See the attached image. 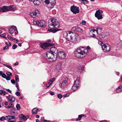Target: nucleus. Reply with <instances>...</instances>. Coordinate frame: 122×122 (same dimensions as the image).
<instances>
[{"label": "nucleus", "mask_w": 122, "mask_h": 122, "mask_svg": "<svg viewBox=\"0 0 122 122\" xmlns=\"http://www.w3.org/2000/svg\"><path fill=\"white\" fill-rule=\"evenodd\" d=\"M103 11L102 10H98L96 11L95 14V16L98 20L102 19L103 17L102 15V13Z\"/></svg>", "instance_id": "423d86ee"}, {"label": "nucleus", "mask_w": 122, "mask_h": 122, "mask_svg": "<svg viewBox=\"0 0 122 122\" xmlns=\"http://www.w3.org/2000/svg\"><path fill=\"white\" fill-rule=\"evenodd\" d=\"M3 93V91L2 90H0V94H2Z\"/></svg>", "instance_id": "e2e57ef3"}, {"label": "nucleus", "mask_w": 122, "mask_h": 122, "mask_svg": "<svg viewBox=\"0 0 122 122\" xmlns=\"http://www.w3.org/2000/svg\"><path fill=\"white\" fill-rule=\"evenodd\" d=\"M5 117L4 116L0 118V120L1 121H3L5 120Z\"/></svg>", "instance_id": "a19ab883"}, {"label": "nucleus", "mask_w": 122, "mask_h": 122, "mask_svg": "<svg viewBox=\"0 0 122 122\" xmlns=\"http://www.w3.org/2000/svg\"><path fill=\"white\" fill-rule=\"evenodd\" d=\"M19 117L22 118L25 120H26L29 118V116L28 115L25 116L23 114H21L19 115Z\"/></svg>", "instance_id": "a211bd4d"}, {"label": "nucleus", "mask_w": 122, "mask_h": 122, "mask_svg": "<svg viewBox=\"0 0 122 122\" xmlns=\"http://www.w3.org/2000/svg\"><path fill=\"white\" fill-rule=\"evenodd\" d=\"M96 27H94L90 30L89 32V36L92 37H95L98 34Z\"/></svg>", "instance_id": "39448f33"}, {"label": "nucleus", "mask_w": 122, "mask_h": 122, "mask_svg": "<svg viewBox=\"0 0 122 122\" xmlns=\"http://www.w3.org/2000/svg\"><path fill=\"white\" fill-rule=\"evenodd\" d=\"M9 32L11 34H12L14 33V30H13L12 28H11L9 29Z\"/></svg>", "instance_id": "c85d7f7f"}, {"label": "nucleus", "mask_w": 122, "mask_h": 122, "mask_svg": "<svg viewBox=\"0 0 122 122\" xmlns=\"http://www.w3.org/2000/svg\"><path fill=\"white\" fill-rule=\"evenodd\" d=\"M11 83L13 84H14L15 83L16 81H15V80L12 79L11 80Z\"/></svg>", "instance_id": "09e8293b"}, {"label": "nucleus", "mask_w": 122, "mask_h": 122, "mask_svg": "<svg viewBox=\"0 0 122 122\" xmlns=\"http://www.w3.org/2000/svg\"><path fill=\"white\" fill-rule=\"evenodd\" d=\"M45 3L46 4H49V3L50 2L49 0H45Z\"/></svg>", "instance_id": "8fccbe9b"}, {"label": "nucleus", "mask_w": 122, "mask_h": 122, "mask_svg": "<svg viewBox=\"0 0 122 122\" xmlns=\"http://www.w3.org/2000/svg\"><path fill=\"white\" fill-rule=\"evenodd\" d=\"M98 43L99 44L101 45V46H102V45H103L102 44H104L101 41H98Z\"/></svg>", "instance_id": "864d4df0"}, {"label": "nucleus", "mask_w": 122, "mask_h": 122, "mask_svg": "<svg viewBox=\"0 0 122 122\" xmlns=\"http://www.w3.org/2000/svg\"><path fill=\"white\" fill-rule=\"evenodd\" d=\"M71 9V11L74 14H76L79 13V10L78 7H76L74 6H72Z\"/></svg>", "instance_id": "1a4fd4ad"}, {"label": "nucleus", "mask_w": 122, "mask_h": 122, "mask_svg": "<svg viewBox=\"0 0 122 122\" xmlns=\"http://www.w3.org/2000/svg\"><path fill=\"white\" fill-rule=\"evenodd\" d=\"M11 103L10 102V103L9 104V105L6 107L7 108H10L13 107L14 105L13 104Z\"/></svg>", "instance_id": "a878e982"}, {"label": "nucleus", "mask_w": 122, "mask_h": 122, "mask_svg": "<svg viewBox=\"0 0 122 122\" xmlns=\"http://www.w3.org/2000/svg\"><path fill=\"white\" fill-rule=\"evenodd\" d=\"M8 122H15V121L14 120H11L10 121H9Z\"/></svg>", "instance_id": "774afa93"}, {"label": "nucleus", "mask_w": 122, "mask_h": 122, "mask_svg": "<svg viewBox=\"0 0 122 122\" xmlns=\"http://www.w3.org/2000/svg\"><path fill=\"white\" fill-rule=\"evenodd\" d=\"M68 79L67 77H66L65 79L62 81L61 84V87L62 88H64L66 87L67 85L68 84V83L67 82Z\"/></svg>", "instance_id": "9d476101"}, {"label": "nucleus", "mask_w": 122, "mask_h": 122, "mask_svg": "<svg viewBox=\"0 0 122 122\" xmlns=\"http://www.w3.org/2000/svg\"><path fill=\"white\" fill-rule=\"evenodd\" d=\"M18 82H16V83L15 84V86L17 88V90L18 91H19V86L18 85Z\"/></svg>", "instance_id": "79ce46f5"}, {"label": "nucleus", "mask_w": 122, "mask_h": 122, "mask_svg": "<svg viewBox=\"0 0 122 122\" xmlns=\"http://www.w3.org/2000/svg\"><path fill=\"white\" fill-rule=\"evenodd\" d=\"M116 92L117 93H119L122 91L119 88V87L116 89Z\"/></svg>", "instance_id": "e433bc0d"}, {"label": "nucleus", "mask_w": 122, "mask_h": 122, "mask_svg": "<svg viewBox=\"0 0 122 122\" xmlns=\"http://www.w3.org/2000/svg\"><path fill=\"white\" fill-rule=\"evenodd\" d=\"M88 52L87 49H84L83 48H79L76 50L75 52V56L78 58H82L86 56V53Z\"/></svg>", "instance_id": "f03ea898"}, {"label": "nucleus", "mask_w": 122, "mask_h": 122, "mask_svg": "<svg viewBox=\"0 0 122 122\" xmlns=\"http://www.w3.org/2000/svg\"><path fill=\"white\" fill-rule=\"evenodd\" d=\"M81 3H83L84 4H86L87 3L88 1L87 0H80Z\"/></svg>", "instance_id": "2f4dec72"}, {"label": "nucleus", "mask_w": 122, "mask_h": 122, "mask_svg": "<svg viewBox=\"0 0 122 122\" xmlns=\"http://www.w3.org/2000/svg\"><path fill=\"white\" fill-rule=\"evenodd\" d=\"M8 11H14L15 9V6L13 5L8 6Z\"/></svg>", "instance_id": "6ab92c4d"}, {"label": "nucleus", "mask_w": 122, "mask_h": 122, "mask_svg": "<svg viewBox=\"0 0 122 122\" xmlns=\"http://www.w3.org/2000/svg\"><path fill=\"white\" fill-rule=\"evenodd\" d=\"M40 13L39 11L37 10H34L32 12L30 13V14L31 16L34 18H36Z\"/></svg>", "instance_id": "9b49d317"}, {"label": "nucleus", "mask_w": 122, "mask_h": 122, "mask_svg": "<svg viewBox=\"0 0 122 122\" xmlns=\"http://www.w3.org/2000/svg\"><path fill=\"white\" fill-rule=\"evenodd\" d=\"M8 11V6H3L1 7V11L2 12H4Z\"/></svg>", "instance_id": "f3484780"}, {"label": "nucleus", "mask_w": 122, "mask_h": 122, "mask_svg": "<svg viewBox=\"0 0 122 122\" xmlns=\"http://www.w3.org/2000/svg\"><path fill=\"white\" fill-rule=\"evenodd\" d=\"M54 45L53 43H45L41 44L40 46L42 48L46 49H47L48 46H53Z\"/></svg>", "instance_id": "6e6552de"}, {"label": "nucleus", "mask_w": 122, "mask_h": 122, "mask_svg": "<svg viewBox=\"0 0 122 122\" xmlns=\"http://www.w3.org/2000/svg\"><path fill=\"white\" fill-rule=\"evenodd\" d=\"M102 50L104 52H106L107 51V46L106 45L104 44L102 46Z\"/></svg>", "instance_id": "4be33fe9"}, {"label": "nucleus", "mask_w": 122, "mask_h": 122, "mask_svg": "<svg viewBox=\"0 0 122 122\" xmlns=\"http://www.w3.org/2000/svg\"><path fill=\"white\" fill-rule=\"evenodd\" d=\"M15 79L16 82H18L19 81V76L18 75H16L15 76Z\"/></svg>", "instance_id": "c756f323"}, {"label": "nucleus", "mask_w": 122, "mask_h": 122, "mask_svg": "<svg viewBox=\"0 0 122 122\" xmlns=\"http://www.w3.org/2000/svg\"><path fill=\"white\" fill-rule=\"evenodd\" d=\"M12 39H13V41H16L17 42H19V41L18 40L16 39L15 38H12Z\"/></svg>", "instance_id": "bf43d9fd"}, {"label": "nucleus", "mask_w": 122, "mask_h": 122, "mask_svg": "<svg viewBox=\"0 0 122 122\" xmlns=\"http://www.w3.org/2000/svg\"><path fill=\"white\" fill-rule=\"evenodd\" d=\"M16 95L17 96H19L20 95V93L19 92H17L15 93Z\"/></svg>", "instance_id": "a18cd8bd"}, {"label": "nucleus", "mask_w": 122, "mask_h": 122, "mask_svg": "<svg viewBox=\"0 0 122 122\" xmlns=\"http://www.w3.org/2000/svg\"><path fill=\"white\" fill-rule=\"evenodd\" d=\"M7 37L8 39L10 40L11 39H12L11 37L9 35H8Z\"/></svg>", "instance_id": "680f3d73"}, {"label": "nucleus", "mask_w": 122, "mask_h": 122, "mask_svg": "<svg viewBox=\"0 0 122 122\" xmlns=\"http://www.w3.org/2000/svg\"><path fill=\"white\" fill-rule=\"evenodd\" d=\"M6 74L8 75L9 76H12V74H11V73H10V72H7V73H6Z\"/></svg>", "instance_id": "6e6d98bb"}, {"label": "nucleus", "mask_w": 122, "mask_h": 122, "mask_svg": "<svg viewBox=\"0 0 122 122\" xmlns=\"http://www.w3.org/2000/svg\"><path fill=\"white\" fill-rule=\"evenodd\" d=\"M11 28H12L14 30L17 29L16 27L15 26H12Z\"/></svg>", "instance_id": "37998d69"}, {"label": "nucleus", "mask_w": 122, "mask_h": 122, "mask_svg": "<svg viewBox=\"0 0 122 122\" xmlns=\"http://www.w3.org/2000/svg\"><path fill=\"white\" fill-rule=\"evenodd\" d=\"M17 47V45H15V44H14L12 47V48L13 49H16Z\"/></svg>", "instance_id": "4c0bfd02"}, {"label": "nucleus", "mask_w": 122, "mask_h": 122, "mask_svg": "<svg viewBox=\"0 0 122 122\" xmlns=\"http://www.w3.org/2000/svg\"><path fill=\"white\" fill-rule=\"evenodd\" d=\"M66 34V39L67 40L74 43H76L79 37L78 34L72 32L71 31L68 32Z\"/></svg>", "instance_id": "f257e3e1"}, {"label": "nucleus", "mask_w": 122, "mask_h": 122, "mask_svg": "<svg viewBox=\"0 0 122 122\" xmlns=\"http://www.w3.org/2000/svg\"><path fill=\"white\" fill-rule=\"evenodd\" d=\"M0 75H1L4 78L6 77V75L5 73H3L2 72L0 71Z\"/></svg>", "instance_id": "cd10ccee"}, {"label": "nucleus", "mask_w": 122, "mask_h": 122, "mask_svg": "<svg viewBox=\"0 0 122 122\" xmlns=\"http://www.w3.org/2000/svg\"><path fill=\"white\" fill-rule=\"evenodd\" d=\"M5 78H6L7 80H10L11 79L10 77V76H6V77Z\"/></svg>", "instance_id": "c03bdc74"}, {"label": "nucleus", "mask_w": 122, "mask_h": 122, "mask_svg": "<svg viewBox=\"0 0 122 122\" xmlns=\"http://www.w3.org/2000/svg\"><path fill=\"white\" fill-rule=\"evenodd\" d=\"M33 2L35 5H40L41 1L40 0H33Z\"/></svg>", "instance_id": "aec40b11"}, {"label": "nucleus", "mask_w": 122, "mask_h": 122, "mask_svg": "<svg viewBox=\"0 0 122 122\" xmlns=\"http://www.w3.org/2000/svg\"><path fill=\"white\" fill-rule=\"evenodd\" d=\"M38 109L36 108H34L32 110V113L33 114H36L38 112Z\"/></svg>", "instance_id": "b1692460"}, {"label": "nucleus", "mask_w": 122, "mask_h": 122, "mask_svg": "<svg viewBox=\"0 0 122 122\" xmlns=\"http://www.w3.org/2000/svg\"><path fill=\"white\" fill-rule=\"evenodd\" d=\"M51 22L50 23L49 22L48 27L51 28L53 27L55 28H59L60 25V23L57 20L54 18L51 19Z\"/></svg>", "instance_id": "20e7f679"}, {"label": "nucleus", "mask_w": 122, "mask_h": 122, "mask_svg": "<svg viewBox=\"0 0 122 122\" xmlns=\"http://www.w3.org/2000/svg\"><path fill=\"white\" fill-rule=\"evenodd\" d=\"M15 112H14H14H13V111L12 112L11 111V114H12L13 115L14 114H15Z\"/></svg>", "instance_id": "338daca9"}, {"label": "nucleus", "mask_w": 122, "mask_h": 122, "mask_svg": "<svg viewBox=\"0 0 122 122\" xmlns=\"http://www.w3.org/2000/svg\"><path fill=\"white\" fill-rule=\"evenodd\" d=\"M5 44L6 45H8V46H10L11 45V43L9 42H6L5 43Z\"/></svg>", "instance_id": "de8ad7c7"}, {"label": "nucleus", "mask_w": 122, "mask_h": 122, "mask_svg": "<svg viewBox=\"0 0 122 122\" xmlns=\"http://www.w3.org/2000/svg\"><path fill=\"white\" fill-rule=\"evenodd\" d=\"M16 107L18 110H20V105L19 104H17L16 106Z\"/></svg>", "instance_id": "f704fd0d"}, {"label": "nucleus", "mask_w": 122, "mask_h": 122, "mask_svg": "<svg viewBox=\"0 0 122 122\" xmlns=\"http://www.w3.org/2000/svg\"><path fill=\"white\" fill-rule=\"evenodd\" d=\"M56 70L57 71H60L62 68V63L61 62H58L56 66Z\"/></svg>", "instance_id": "ddd939ff"}, {"label": "nucleus", "mask_w": 122, "mask_h": 122, "mask_svg": "<svg viewBox=\"0 0 122 122\" xmlns=\"http://www.w3.org/2000/svg\"><path fill=\"white\" fill-rule=\"evenodd\" d=\"M82 24L83 25H85L86 24V22L84 20H83L82 22Z\"/></svg>", "instance_id": "13d9d810"}, {"label": "nucleus", "mask_w": 122, "mask_h": 122, "mask_svg": "<svg viewBox=\"0 0 122 122\" xmlns=\"http://www.w3.org/2000/svg\"><path fill=\"white\" fill-rule=\"evenodd\" d=\"M50 94L51 95H53L55 94V93L54 92L51 91L50 92Z\"/></svg>", "instance_id": "603ef678"}, {"label": "nucleus", "mask_w": 122, "mask_h": 122, "mask_svg": "<svg viewBox=\"0 0 122 122\" xmlns=\"http://www.w3.org/2000/svg\"><path fill=\"white\" fill-rule=\"evenodd\" d=\"M96 28L97 29V32H98V31L99 30H101L102 29V28H101V27H98V28H97L96 27Z\"/></svg>", "instance_id": "4d7b16f0"}, {"label": "nucleus", "mask_w": 122, "mask_h": 122, "mask_svg": "<svg viewBox=\"0 0 122 122\" xmlns=\"http://www.w3.org/2000/svg\"><path fill=\"white\" fill-rule=\"evenodd\" d=\"M118 87H119V88L120 89V90H121V91H122V86H120Z\"/></svg>", "instance_id": "69168bd1"}, {"label": "nucleus", "mask_w": 122, "mask_h": 122, "mask_svg": "<svg viewBox=\"0 0 122 122\" xmlns=\"http://www.w3.org/2000/svg\"><path fill=\"white\" fill-rule=\"evenodd\" d=\"M110 46L107 44V51H110Z\"/></svg>", "instance_id": "ea45409f"}, {"label": "nucleus", "mask_w": 122, "mask_h": 122, "mask_svg": "<svg viewBox=\"0 0 122 122\" xmlns=\"http://www.w3.org/2000/svg\"><path fill=\"white\" fill-rule=\"evenodd\" d=\"M69 96V95L68 94H65L64 95H63V97H68Z\"/></svg>", "instance_id": "3c124183"}, {"label": "nucleus", "mask_w": 122, "mask_h": 122, "mask_svg": "<svg viewBox=\"0 0 122 122\" xmlns=\"http://www.w3.org/2000/svg\"><path fill=\"white\" fill-rule=\"evenodd\" d=\"M78 87V85L74 84L72 87V89L74 91L77 89Z\"/></svg>", "instance_id": "393cba45"}, {"label": "nucleus", "mask_w": 122, "mask_h": 122, "mask_svg": "<svg viewBox=\"0 0 122 122\" xmlns=\"http://www.w3.org/2000/svg\"><path fill=\"white\" fill-rule=\"evenodd\" d=\"M5 66L9 68L10 69L12 70V67H11L9 65H7V64H5Z\"/></svg>", "instance_id": "58836bf2"}, {"label": "nucleus", "mask_w": 122, "mask_h": 122, "mask_svg": "<svg viewBox=\"0 0 122 122\" xmlns=\"http://www.w3.org/2000/svg\"><path fill=\"white\" fill-rule=\"evenodd\" d=\"M46 59L48 61L51 62H53L56 60L57 56L55 54L52 53L50 51L46 52Z\"/></svg>", "instance_id": "7ed1b4c3"}, {"label": "nucleus", "mask_w": 122, "mask_h": 122, "mask_svg": "<svg viewBox=\"0 0 122 122\" xmlns=\"http://www.w3.org/2000/svg\"><path fill=\"white\" fill-rule=\"evenodd\" d=\"M0 36L2 37H3V38H4L5 39H6L7 38L5 36H4L3 35H0Z\"/></svg>", "instance_id": "052dcab7"}, {"label": "nucleus", "mask_w": 122, "mask_h": 122, "mask_svg": "<svg viewBox=\"0 0 122 122\" xmlns=\"http://www.w3.org/2000/svg\"><path fill=\"white\" fill-rule=\"evenodd\" d=\"M59 99H61L62 97V95L60 94H59L57 95Z\"/></svg>", "instance_id": "49530a36"}, {"label": "nucleus", "mask_w": 122, "mask_h": 122, "mask_svg": "<svg viewBox=\"0 0 122 122\" xmlns=\"http://www.w3.org/2000/svg\"><path fill=\"white\" fill-rule=\"evenodd\" d=\"M55 1L56 0H55L54 1H53L52 2H51L50 3L49 5V8H50V9L53 8L54 6L56 4Z\"/></svg>", "instance_id": "dca6fc26"}, {"label": "nucleus", "mask_w": 122, "mask_h": 122, "mask_svg": "<svg viewBox=\"0 0 122 122\" xmlns=\"http://www.w3.org/2000/svg\"><path fill=\"white\" fill-rule=\"evenodd\" d=\"M50 51L52 53L55 54V55L57 56V53H58V50L55 47H52L50 50Z\"/></svg>", "instance_id": "2eb2a0df"}, {"label": "nucleus", "mask_w": 122, "mask_h": 122, "mask_svg": "<svg viewBox=\"0 0 122 122\" xmlns=\"http://www.w3.org/2000/svg\"><path fill=\"white\" fill-rule=\"evenodd\" d=\"M58 56L59 59L61 60L64 59L66 57V55L65 53L62 51L58 52Z\"/></svg>", "instance_id": "f8f14e48"}, {"label": "nucleus", "mask_w": 122, "mask_h": 122, "mask_svg": "<svg viewBox=\"0 0 122 122\" xmlns=\"http://www.w3.org/2000/svg\"><path fill=\"white\" fill-rule=\"evenodd\" d=\"M83 115L82 114H81L80 115H79L78 116V118H76V121L78 120L79 121H80L81 120V118L83 117Z\"/></svg>", "instance_id": "473e14b6"}, {"label": "nucleus", "mask_w": 122, "mask_h": 122, "mask_svg": "<svg viewBox=\"0 0 122 122\" xmlns=\"http://www.w3.org/2000/svg\"><path fill=\"white\" fill-rule=\"evenodd\" d=\"M45 23V22L44 20H35L33 21V23L34 25L41 27H43Z\"/></svg>", "instance_id": "0eeeda50"}, {"label": "nucleus", "mask_w": 122, "mask_h": 122, "mask_svg": "<svg viewBox=\"0 0 122 122\" xmlns=\"http://www.w3.org/2000/svg\"><path fill=\"white\" fill-rule=\"evenodd\" d=\"M77 26L73 27L71 29V30L73 31H76Z\"/></svg>", "instance_id": "c9c22d12"}, {"label": "nucleus", "mask_w": 122, "mask_h": 122, "mask_svg": "<svg viewBox=\"0 0 122 122\" xmlns=\"http://www.w3.org/2000/svg\"><path fill=\"white\" fill-rule=\"evenodd\" d=\"M80 83V78L79 77H77L76 80L74 81V84L78 85V86Z\"/></svg>", "instance_id": "412c9836"}, {"label": "nucleus", "mask_w": 122, "mask_h": 122, "mask_svg": "<svg viewBox=\"0 0 122 122\" xmlns=\"http://www.w3.org/2000/svg\"><path fill=\"white\" fill-rule=\"evenodd\" d=\"M8 46H5L4 47L3 49L4 50H5V49L8 48Z\"/></svg>", "instance_id": "5fc2aeb1"}, {"label": "nucleus", "mask_w": 122, "mask_h": 122, "mask_svg": "<svg viewBox=\"0 0 122 122\" xmlns=\"http://www.w3.org/2000/svg\"><path fill=\"white\" fill-rule=\"evenodd\" d=\"M55 80V78L53 77V78L49 81L48 82L47 85L49 84V85H51Z\"/></svg>", "instance_id": "5701e85b"}, {"label": "nucleus", "mask_w": 122, "mask_h": 122, "mask_svg": "<svg viewBox=\"0 0 122 122\" xmlns=\"http://www.w3.org/2000/svg\"><path fill=\"white\" fill-rule=\"evenodd\" d=\"M51 32H53V33H55L57 31H58V30H57L56 29H48Z\"/></svg>", "instance_id": "7c9ffc66"}, {"label": "nucleus", "mask_w": 122, "mask_h": 122, "mask_svg": "<svg viewBox=\"0 0 122 122\" xmlns=\"http://www.w3.org/2000/svg\"><path fill=\"white\" fill-rule=\"evenodd\" d=\"M6 97L8 99V100L10 102H14L15 100V97L11 95L6 96Z\"/></svg>", "instance_id": "4468645a"}, {"label": "nucleus", "mask_w": 122, "mask_h": 122, "mask_svg": "<svg viewBox=\"0 0 122 122\" xmlns=\"http://www.w3.org/2000/svg\"><path fill=\"white\" fill-rule=\"evenodd\" d=\"M15 31V34H17L18 33V31L17 30V29L16 30H14Z\"/></svg>", "instance_id": "0e129e2a"}, {"label": "nucleus", "mask_w": 122, "mask_h": 122, "mask_svg": "<svg viewBox=\"0 0 122 122\" xmlns=\"http://www.w3.org/2000/svg\"><path fill=\"white\" fill-rule=\"evenodd\" d=\"M6 117H7L8 119L9 120L14 119L15 118V116H6Z\"/></svg>", "instance_id": "bb28decb"}, {"label": "nucleus", "mask_w": 122, "mask_h": 122, "mask_svg": "<svg viewBox=\"0 0 122 122\" xmlns=\"http://www.w3.org/2000/svg\"><path fill=\"white\" fill-rule=\"evenodd\" d=\"M83 31V30H82L81 29V28H80L79 27L77 26V31H79L80 32H81Z\"/></svg>", "instance_id": "72a5a7b5"}]
</instances>
